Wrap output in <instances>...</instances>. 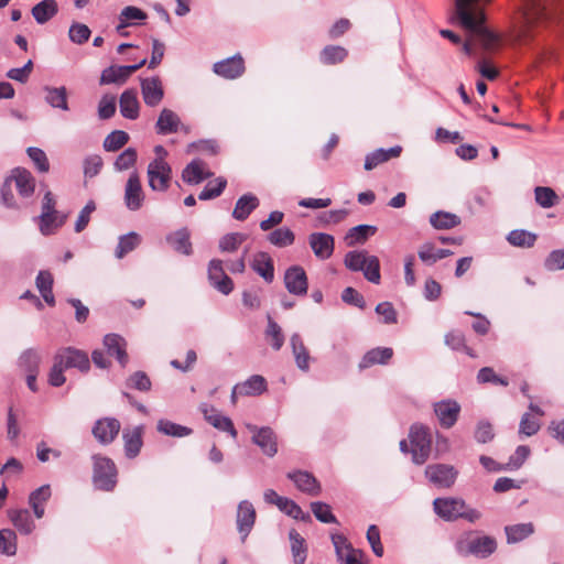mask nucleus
<instances>
[{
	"label": "nucleus",
	"mask_w": 564,
	"mask_h": 564,
	"mask_svg": "<svg viewBox=\"0 0 564 564\" xmlns=\"http://www.w3.org/2000/svg\"><path fill=\"white\" fill-rule=\"evenodd\" d=\"M129 141V135L122 130H115L109 133L104 140V149L109 152H115L122 148Z\"/></svg>",
	"instance_id": "54"
},
{
	"label": "nucleus",
	"mask_w": 564,
	"mask_h": 564,
	"mask_svg": "<svg viewBox=\"0 0 564 564\" xmlns=\"http://www.w3.org/2000/svg\"><path fill=\"white\" fill-rule=\"evenodd\" d=\"M90 29L83 23L75 22L68 31L69 40L75 44H84L90 36Z\"/></svg>",
	"instance_id": "60"
},
{
	"label": "nucleus",
	"mask_w": 564,
	"mask_h": 564,
	"mask_svg": "<svg viewBox=\"0 0 564 564\" xmlns=\"http://www.w3.org/2000/svg\"><path fill=\"white\" fill-rule=\"evenodd\" d=\"M124 204L130 210H137L141 206V181L137 171L130 175L126 184Z\"/></svg>",
	"instance_id": "23"
},
{
	"label": "nucleus",
	"mask_w": 564,
	"mask_h": 564,
	"mask_svg": "<svg viewBox=\"0 0 564 564\" xmlns=\"http://www.w3.org/2000/svg\"><path fill=\"white\" fill-rule=\"evenodd\" d=\"M505 533L507 543L516 544L532 535L534 533V525L532 522L506 525Z\"/></svg>",
	"instance_id": "32"
},
{
	"label": "nucleus",
	"mask_w": 564,
	"mask_h": 564,
	"mask_svg": "<svg viewBox=\"0 0 564 564\" xmlns=\"http://www.w3.org/2000/svg\"><path fill=\"white\" fill-rule=\"evenodd\" d=\"M268 240L275 247L284 248L293 245L295 236L290 228H278L268 235Z\"/></svg>",
	"instance_id": "51"
},
{
	"label": "nucleus",
	"mask_w": 564,
	"mask_h": 564,
	"mask_svg": "<svg viewBox=\"0 0 564 564\" xmlns=\"http://www.w3.org/2000/svg\"><path fill=\"white\" fill-rule=\"evenodd\" d=\"M116 112V97L112 95H105L98 104V116L100 119L106 120L111 118Z\"/></svg>",
	"instance_id": "63"
},
{
	"label": "nucleus",
	"mask_w": 564,
	"mask_h": 564,
	"mask_svg": "<svg viewBox=\"0 0 564 564\" xmlns=\"http://www.w3.org/2000/svg\"><path fill=\"white\" fill-rule=\"evenodd\" d=\"M104 346L107 354L111 357H116L121 366H126L128 362V356L126 352V340L117 334H108L104 337Z\"/></svg>",
	"instance_id": "27"
},
{
	"label": "nucleus",
	"mask_w": 564,
	"mask_h": 564,
	"mask_svg": "<svg viewBox=\"0 0 564 564\" xmlns=\"http://www.w3.org/2000/svg\"><path fill=\"white\" fill-rule=\"evenodd\" d=\"M377 232V227L372 225H358L350 228L345 237L347 246L352 247L355 245L365 243L369 237Z\"/></svg>",
	"instance_id": "33"
},
{
	"label": "nucleus",
	"mask_w": 564,
	"mask_h": 564,
	"mask_svg": "<svg viewBox=\"0 0 564 564\" xmlns=\"http://www.w3.org/2000/svg\"><path fill=\"white\" fill-rule=\"evenodd\" d=\"M345 267L352 272H362L366 280L379 284L381 280L380 261L376 256H368L367 251L352 250L345 254Z\"/></svg>",
	"instance_id": "1"
},
{
	"label": "nucleus",
	"mask_w": 564,
	"mask_h": 564,
	"mask_svg": "<svg viewBox=\"0 0 564 564\" xmlns=\"http://www.w3.org/2000/svg\"><path fill=\"white\" fill-rule=\"evenodd\" d=\"M535 202L543 208H551L557 203V195L551 187L538 186L534 189Z\"/></svg>",
	"instance_id": "53"
},
{
	"label": "nucleus",
	"mask_w": 564,
	"mask_h": 564,
	"mask_svg": "<svg viewBox=\"0 0 564 564\" xmlns=\"http://www.w3.org/2000/svg\"><path fill=\"white\" fill-rule=\"evenodd\" d=\"M311 509L315 518L323 523H337L336 517L333 514L330 507L321 501L311 503Z\"/></svg>",
	"instance_id": "56"
},
{
	"label": "nucleus",
	"mask_w": 564,
	"mask_h": 564,
	"mask_svg": "<svg viewBox=\"0 0 564 564\" xmlns=\"http://www.w3.org/2000/svg\"><path fill=\"white\" fill-rule=\"evenodd\" d=\"M474 437L479 444L491 442L495 437L492 425L488 421H479L476 426Z\"/></svg>",
	"instance_id": "62"
},
{
	"label": "nucleus",
	"mask_w": 564,
	"mask_h": 564,
	"mask_svg": "<svg viewBox=\"0 0 564 564\" xmlns=\"http://www.w3.org/2000/svg\"><path fill=\"white\" fill-rule=\"evenodd\" d=\"M55 357L66 369L77 368L84 372L90 367L87 354L76 348H64Z\"/></svg>",
	"instance_id": "15"
},
{
	"label": "nucleus",
	"mask_w": 564,
	"mask_h": 564,
	"mask_svg": "<svg viewBox=\"0 0 564 564\" xmlns=\"http://www.w3.org/2000/svg\"><path fill=\"white\" fill-rule=\"evenodd\" d=\"M212 175V172L204 171V162L197 159L191 161L182 171V180L188 185L200 184Z\"/></svg>",
	"instance_id": "26"
},
{
	"label": "nucleus",
	"mask_w": 564,
	"mask_h": 564,
	"mask_svg": "<svg viewBox=\"0 0 564 564\" xmlns=\"http://www.w3.org/2000/svg\"><path fill=\"white\" fill-rule=\"evenodd\" d=\"M456 549L460 555H475L479 558H486L496 551L497 542L492 536L484 535L458 541Z\"/></svg>",
	"instance_id": "4"
},
{
	"label": "nucleus",
	"mask_w": 564,
	"mask_h": 564,
	"mask_svg": "<svg viewBox=\"0 0 564 564\" xmlns=\"http://www.w3.org/2000/svg\"><path fill=\"white\" fill-rule=\"evenodd\" d=\"M42 362V354L40 350L34 348H29L22 351L18 359V367L28 373H39L40 365Z\"/></svg>",
	"instance_id": "29"
},
{
	"label": "nucleus",
	"mask_w": 564,
	"mask_h": 564,
	"mask_svg": "<svg viewBox=\"0 0 564 564\" xmlns=\"http://www.w3.org/2000/svg\"><path fill=\"white\" fill-rule=\"evenodd\" d=\"M45 91V100L46 102L53 107L61 109L63 111L69 110L68 102H67V89L66 87H44Z\"/></svg>",
	"instance_id": "36"
},
{
	"label": "nucleus",
	"mask_w": 564,
	"mask_h": 564,
	"mask_svg": "<svg viewBox=\"0 0 564 564\" xmlns=\"http://www.w3.org/2000/svg\"><path fill=\"white\" fill-rule=\"evenodd\" d=\"M164 97V89L159 76L143 78V102L150 107L158 106Z\"/></svg>",
	"instance_id": "22"
},
{
	"label": "nucleus",
	"mask_w": 564,
	"mask_h": 564,
	"mask_svg": "<svg viewBox=\"0 0 564 564\" xmlns=\"http://www.w3.org/2000/svg\"><path fill=\"white\" fill-rule=\"evenodd\" d=\"M138 160V152L133 148L126 149L115 161L117 171H126L134 165Z\"/></svg>",
	"instance_id": "59"
},
{
	"label": "nucleus",
	"mask_w": 564,
	"mask_h": 564,
	"mask_svg": "<svg viewBox=\"0 0 564 564\" xmlns=\"http://www.w3.org/2000/svg\"><path fill=\"white\" fill-rule=\"evenodd\" d=\"M549 271H557L564 269V249H557L550 252L544 262Z\"/></svg>",
	"instance_id": "64"
},
{
	"label": "nucleus",
	"mask_w": 564,
	"mask_h": 564,
	"mask_svg": "<svg viewBox=\"0 0 564 564\" xmlns=\"http://www.w3.org/2000/svg\"><path fill=\"white\" fill-rule=\"evenodd\" d=\"M477 380L480 383H494L507 387L509 384L508 379L502 378L494 371L490 367L481 368L477 373Z\"/></svg>",
	"instance_id": "61"
},
{
	"label": "nucleus",
	"mask_w": 564,
	"mask_h": 564,
	"mask_svg": "<svg viewBox=\"0 0 564 564\" xmlns=\"http://www.w3.org/2000/svg\"><path fill=\"white\" fill-rule=\"evenodd\" d=\"M124 451L129 458L135 457L141 448V426H135L132 432L123 431Z\"/></svg>",
	"instance_id": "46"
},
{
	"label": "nucleus",
	"mask_w": 564,
	"mask_h": 564,
	"mask_svg": "<svg viewBox=\"0 0 564 564\" xmlns=\"http://www.w3.org/2000/svg\"><path fill=\"white\" fill-rule=\"evenodd\" d=\"M238 384L245 395H260L267 390V381L260 375H252L246 381Z\"/></svg>",
	"instance_id": "48"
},
{
	"label": "nucleus",
	"mask_w": 564,
	"mask_h": 564,
	"mask_svg": "<svg viewBox=\"0 0 564 564\" xmlns=\"http://www.w3.org/2000/svg\"><path fill=\"white\" fill-rule=\"evenodd\" d=\"M286 476L294 482L300 491L312 497L321 494V484L313 474L306 470H294L288 473Z\"/></svg>",
	"instance_id": "16"
},
{
	"label": "nucleus",
	"mask_w": 564,
	"mask_h": 564,
	"mask_svg": "<svg viewBox=\"0 0 564 564\" xmlns=\"http://www.w3.org/2000/svg\"><path fill=\"white\" fill-rule=\"evenodd\" d=\"M457 469L447 464H432L425 468L426 478L436 487L449 488L457 478Z\"/></svg>",
	"instance_id": "8"
},
{
	"label": "nucleus",
	"mask_w": 564,
	"mask_h": 564,
	"mask_svg": "<svg viewBox=\"0 0 564 564\" xmlns=\"http://www.w3.org/2000/svg\"><path fill=\"white\" fill-rule=\"evenodd\" d=\"M246 236L239 232L227 234L219 240V249L224 252H234L245 241Z\"/></svg>",
	"instance_id": "57"
},
{
	"label": "nucleus",
	"mask_w": 564,
	"mask_h": 564,
	"mask_svg": "<svg viewBox=\"0 0 564 564\" xmlns=\"http://www.w3.org/2000/svg\"><path fill=\"white\" fill-rule=\"evenodd\" d=\"M260 202L258 197L251 193L243 194L236 202V206L232 212V217L237 220H246L250 214L258 208Z\"/></svg>",
	"instance_id": "28"
},
{
	"label": "nucleus",
	"mask_w": 564,
	"mask_h": 564,
	"mask_svg": "<svg viewBox=\"0 0 564 564\" xmlns=\"http://www.w3.org/2000/svg\"><path fill=\"white\" fill-rule=\"evenodd\" d=\"M51 497V488L48 485H43L36 490L32 491L29 497V503L33 509V512L37 519H41L44 516V507L43 505Z\"/></svg>",
	"instance_id": "39"
},
{
	"label": "nucleus",
	"mask_w": 564,
	"mask_h": 564,
	"mask_svg": "<svg viewBox=\"0 0 564 564\" xmlns=\"http://www.w3.org/2000/svg\"><path fill=\"white\" fill-rule=\"evenodd\" d=\"M284 286L289 293L296 296L307 294L308 280L305 270L301 265H291L284 272Z\"/></svg>",
	"instance_id": "9"
},
{
	"label": "nucleus",
	"mask_w": 564,
	"mask_h": 564,
	"mask_svg": "<svg viewBox=\"0 0 564 564\" xmlns=\"http://www.w3.org/2000/svg\"><path fill=\"white\" fill-rule=\"evenodd\" d=\"M140 243V237L137 232L130 231L119 237L118 245L115 250L117 259H123L128 253L133 251Z\"/></svg>",
	"instance_id": "42"
},
{
	"label": "nucleus",
	"mask_w": 564,
	"mask_h": 564,
	"mask_svg": "<svg viewBox=\"0 0 564 564\" xmlns=\"http://www.w3.org/2000/svg\"><path fill=\"white\" fill-rule=\"evenodd\" d=\"M223 261L213 259L208 263V280L213 288L218 292L228 295L234 290L232 280L226 274Z\"/></svg>",
	"instance_id": "12"
},
{
	"label": "nucleus",
	"mask_w": 564,
	"mask_h": 564,
	"mask_svg": "<svg viewBox=\"0 0 564 564\" xmlns=\"http://www.w3.org/2000/svg\"><path fill=\"white\" fill-rule=\"evenodd\" d=\"M213 70L220 77L235 79L245 73V61L240 54L216 62Z\"/></svg>",
	"instance_id": "14"
},
{
	"label": "nucleus",
	"mask_w": 564,
	"mask_h": 564,
	"mask_svg": "<svg viewBox=\"0 0 564 564\" xmlns=\"http://www.w3.org/2000/svg\"><path fill=\"white\" fill-rule=\"evenodd\" d=\"M289 539L294 564H304L307 557L305 540L294 529L289 532Z\"/></svg>",
	"instance_id": "40"
},
{
	"label": "nucleus",
	"mask_w": 564,
	"mask_h": 564,
	"mask_svg": "<svg viewBox=\"0 0 564 564\" xmlns=\"http://www.w3.org/2000/svg\"><path fill=\"white\" fill-rule=\"evenodd\" d=\"M256 509L249 500H242L238 503L236 513L237 530L242 542L246 541L256 523Z\"/></svg>",
	"instance_id": "10"
},
{
	"label": "nucleus",
	"mask_w": 564,
	"mask_h": 564,
	"mask_svg": "<svg viewBox=\"0 0 564 564\" xmlns=\"http://www.w3.org/2000/svg\"><path fill=\"white\" fill-rule=\"evenodd\" d=\"M247 429L252 433V443L259 446L264 455L273 457L278 453V436L270 426L247 424Z\"/></svg>",
	"instance_id": "6"
},
{
	"label": "nucleus",
	"mask_w": 564,
	"mask_h": 564,
	"mask_svg": "<svg viewBox=\"0 0 564 564\" xmlns=\"http://www.w3.org/2000/svg\"><path fill=\"white\" fill-rule=\"evenodd\" d=\"M8 517L22 534L28 535L35 529V523L26 509H11L8 511Z\"/></svg>",
	"instance_id": "30"
},
{
	"label": "nucleus",
	"mask_w": 564,
	"mask_h": 564,
	"mask_svg": "<svg viewBox=\"0 0 564 564\" xmlns=\"http://www.w3.org/2000/svg\"><path fill=\"white\" fill-rule=\"evenodd\" d=\"M290 344L292 347V351H293V355L295 358L296 366L301 370L307 371L310 369V365H308L310 354H308L300 334L294 333L291 336Z\"/></svg>",
	"instance_id": "34"
},
{
	"label": "nucleus",
	"mask_w": 564,
	"mask_h": 564,
	"mask_svg": "<svg viewBox=\"0 0 564 564\" xmlns=\"http://www.w3.org/2000/svg\"><path fill=\"white\" fill-rule=\"evenodd\" d=\"M35 282L44 301L48 305L53 306L55 304L53 294V275L48 271H40Z\"/></svg>",
	"instance_id": "43"
},
{
	"label": "nucleus",
	"mask_w": 564,
	"mask_h": 564,
	"mask_svg": "<svg viewBox=\"0 0 564 564\" xmlns=\"http://www.w3.org/2000/svg\"><path fill=\"white\" fill-rule=\"evenodd\" d=\"M411 443L412 462L415 465H423L431 455L432 451V433L426 425L415 423L411 425L409 432Z\"/></svg>",
	"instance_id": "2"
},
{
	"label": "nucleus",
	"mask_w": 564,
	"mask_h": 564,
	"mask_svg": "<svg viewBox=\"0 0 564 564\" xmlns=\"http://www.w3.org/2000/svg\"><path fill=\"white\" fill-rule=\"evenodd\" d=\"M434 512L445 521L460 519L465 508V500L459 498H436L433 501Z\"/></svg>",
	"instance_id": "11"
},
{
	"label": "nucleus",
	"mask_w": 564,
	"mask_h": 564,
	"mask_svg": "<svg viewBox=\"0 0 564 564\" xmlns=\"http://www.w3.org/2000/svg\"><path fill=\"white\" fill-rule=\"evenodd\" d=\"M141 68V62L133 65L118 66L112 65L105 68L100 76V84H121L135 70Z\"/></svg>",
	"instance_id": "20"
},
{
	"label": "nucleus",
	"mask_w": 564,
	"mask_h": 564,
	"mask_svg": "<svg viewBox=\"0 0 564 564\" xmlns=\"http://www.w3.org/2000/svg\"><path fill=\"white\" fill-rule=\"evenodd\" d=\"M430 224L437 230L452 229L460 224V218L456 214L438 210L430 216Z\"/></svg>",
	"instance_id": "38"
},
{
	"label": "nucleus",
	"mask_w": 564,
	"mask_h": 564,
	"mask_svg": "<svg viewBox=\"0 0 564 564\" xmlns=\"http://www.w3.org/2000/svg\"><path fill=\"white\" fill-rule=\"evenodd\" d=\"M507 240L514 247L531 248L536 241V235L525 229H513L508 234Z\"/></svg>",
	"instance_id": "45"
},
{
	"label": "nucleus",
	"mask_w": 564,
	"mask_h": 564,
	"mask_svg": "<svg viewBox=\"0 0 564 564\" xmlns=\"http://www.w3.org/2000/svg\"><path fill=\"white\" fill-rule=\"evenodd\" d=\"M531 451L527 445H519L516 448V452L509 457L507 465L508 470H517L519 469L527 458L529 457Z\"/></svg>",
	"instance_id": "58"
},
{
	"label": "nucleus",
	"mask_w": 564,
	"mask_h": 564,
	"mask_svg": "<svg viewBox=\"0 0 564 564\" xmlns=\"http://www.w3.org/2000/svg\"><path fill=\"white\" fill-rule=\"evenodd\" d=\"M55 210V199L51 192H46L42 202V214L40 216V229L43 235H50L48 219L53 218Z\"/></svg>",
	"instance_id": "44"
},
{
	"label": "nucleus",
	"mask_w": 564,
	"mask_h": 564,
	"mask_svg": "<svg viewBox=\"0 0 564 564\" xmlns=\"http://www.w3.org/2000/svg\"><path fill=\"white\" fill-rule=\"evenodd\" d=\"M227 186V180L223 176H219L215 180V185L209 182L204 189L199 193L198 199L200 200H209L217 198L223 194Z\"/></svg>",
	"instance_id": "52"
},
{
	"label": "nucleus",
	"mask_w": 564,
	"mask_h": 564,
	"mask_svg": "<svg viewBox=\"0 0 564 564\" xmlns=\"http://www.w3.org/2000/svg\"><path fill=\"white\" fill-rule=\"evenodd\" d=\"M169 245L175 250L176 252L189 256L192 253V243L189 240V232L186 228H182L171 235L166 238Z\"/></svg>",
	"instance_id": "35"
},
{
	"label": "nucleus",
	"mask_w": 564,
	"mask_h": 564,
	"mask_svg": "<svg viewBox=\"0 0 564 564\" xmlns=\"http://www.w3.org/2000/svg\"><path fill=\"white\" fill-rule=\"evenodd\" d=\"M393 356L392 348L377 347L368 350L361 358L358 367L360 370L370 368L375 365H387Z\"/></svg>",
	"instance_id": "25"
},
{
	"label": "nucleus",
	"mask_w": 564,
	"mask_h": 564,
	"mask_svg": "<svg viewBox=\"0 0 564 564\" xmlns=\"http://www.w3.org/2000/svg\"><path fill=\"white\" fill-rule=\"evenodd\" d=\"M120 422L115 417H102L96 421L93 426V435L101 444H110L119 434Z\"/></svg>",
	"instance_id": "13"
},
{
	"label": "nucleus",
	"mask_w": 564,
	"mask_h": 564,
	"mask_svg": "<svg viewBox=\"0 0 564 564\" xmlns=\"http://www.w3.org/2000/svg\"><path fill=\"white\" fill-rule=\"evenodd\" d=\"M57 13L55 0H42L32 8V15L39 24H44Z\"/></svg>",
	"instance_id": "41"
},
{
	"label": "nucleus",
	"mask_w": 564,
	"mask_h": 564,
	"mask_svg": "<svg viewBox=\"0 0 564 564\" xmlns=\"http://www.w3.org/2000/svg\"><path fill=\"white\" fill-rule=\"evenodd\" d=\"M0 552L6 555H14L17 553V534L13 530H0Z\"/></svg>",
	"instance_id": "55"
},
{
	"label": "nucleus",
	"mask_w": 564,
	"mask_h": 564,
	"mask_svg": "<svg viewBox=\"0 0 564 564\" xmlns=\"http://www.w3.org/2000/svg\"><path fill=\"white\" fill-rule=\"evenodd\" d=\"M310 246L316 258L321 260L329 259L334 252V237L325 232H313L308 237Z\"/></svg>",
	"instance_id": "17"
},
{
	"label": "nucleus",
	"mask_w": 564,
	"mask_h": 564,
	"mask_svg": "<svg viewBox=\"0 0 564 564\" xmlns=\"http://www.w3.org/2000/svg\"><path fill=\"white\" fill-rule=\"evenodd\" d=\"M553 0H524L523 18L528 24L547 19L552 12L550 6Z\"/></svg>",
	"instance_id": "18"
},
{
	"label": "nucleus",
	"mask_w": 564,
	"mask_h": 564,
	"mask_svg": "<svg viewBox=\"0 0 564 564\" xmlns=\"http://www.w3.org/2000/svg\"><path fill=\"white\" fill-rule=\"evenodd\" d=\"M181 123L178 116L171 109L164 108L156 121L155 128L159 134H170L177 132Z\"/></svg>",
	"instance_id": "31"
},
{
	"label": "nucleus",
	"mask_w": 564,
	"mask_h": 564,
	"mask_svg": "<svg viewBox=\"0 0 564 564\" xmlns=\"http://www.w3.org/2000/svg\"><path fill=\"white\" fill-rule=\"evenodd\" d=\"M156 427L160 433L173 437H185L193 432L192 429L169 420H160Z\"/></svg>",
	"instance_id": "49"
},
{
	"label": "nucleus",
	"mask_w": 564,
	"mask_h": 564,
	"mask_svg": "<svg viewBox=\"0 0 564 564\" xmlns=\"http://www.w3.org/2000/svg\"><path fill=\"white\" fill-rule=\"evenodd\" d=\"M8 178L12 180V184L22 199H29L34 194L35 178L25 169H14Z\"/></svg>",
	"instance_id": "19"
},
{
	"label": "nucleus",
	"mask_w": 564,
	"mask_h": 564,
	"mask_svg": "<svg viewBox=\"0 0 564 564\" xmlns=\"http://www.w3.org/2000/svg\"><path fill=\"white\" fill-rule=\"evenodd\" d=\"M402 148L400 145H394L390 149H377L366 155L364 167L366 171H371L381 163L389 161L391 158L400 156Z\"/></svg>",
	"instance_id": "24"
},
{
	"label": "nucleus",
	"mask_w": 564,
	"mask_h": 564,
	"mask_svg": "<svg viewBox=\"0 0 564 564\" xmlns=\"http://www.w3.org/2000/svg\"><path fill=\"white\" fill-rule=\"evenodd\" d=\"M460 404L453 399H444L433 404V412L443 429H452L458 421Z\"/></svg>",
	"instance_id": "7"
},
{
	"label": "nucleus",
	"mask_w": 564,
	"mask_h": 564,
	"mask_svg": "<svg viewBox=\"0 0 564 564\" xmlns=\"http://www.w3.org/2000/svg\"><path fill=\"white\" fill-rule=\"evenodd\" d=\"M251 269L259 274L267 283H272L274 280V263L273 259L268 252L259 251L254 254L250 262Z\"/></svg>",
	"instance_id": "21"
},
{
	"label": "nucleus",
	"mask_w": 564,
	"mask_h": 564,
	"mask_svg": "<svg viewBox=\"0 0 564 564\" xmlns=\"http://www.w3.org/2000/svg\"><path fill=\"white\" fill-rule=\"evenodd\" d=\"M268 325L265 328V338L274 350H280L284 345V335L280 325L270 316H267Z\"/></svg>",
	"instance_id": "47"
},
{
	"label": "nucleus",
	"mask_w": 564,
	"mask_h": 564,
	"mask_svg": "<svg viewBox=\"0 0 564 564\" xmlns=\"http://www.w3.org/2000/svg\"><path fill=\"white\" fill-rule=\"evenodd\" d=\"M120 112L124 118L135 119L139 115V102L137 91L128 89L122 93L120 100Z\"/></svg>",
	"instance_id": "37"
},
{
	"label": "nucleus",
	"mask_w": 564,
	"mask_h": 564,
	"mask_svg": "<svg viewBox=\"0 0 564 564\" xmlns=\"http://www.w3.org/2000/svg\"><path fill=\"white\" fill-rule=\"evenodd\" d=\"M347 54V50L343 46L328 45L321 53V62L325 65H334L343 62Z\"/></svg>",
	"instance_id": "50"
},
{
	"label": "nucleus",
	"mask_w": 564,
	"mask_h": 564,
	"mask_svg": "<svg viewBox=\"0 0 564 564\" xmlns=\"http://www.w3.org/2000/svg\"><path fill=\"white\" fill-rule=\"evenodd\" d=\"M94 460V473L93 482L94 486L104 491H111L117 485V468L115 463L107 457L98 455L93 456Z\"/></svg>",
	"instance_id": "3"
},
{
	"label": "nucleus",
	"mask_w": 564,
	"mask_h": 564,
	"mask_svg": "<svg viewBox=\"0 0 564 564\" xmlns=\"http://www.w3.org/2000/svg\"><path fill=\"white\" fill-rule=\"evenodd\" d=\"M149 186L153 191L164 192L169 188L172 169L170 164L162 159H155L148 165Z\"/></svg>",
	"instance_id": "5"
}]
</instances>
